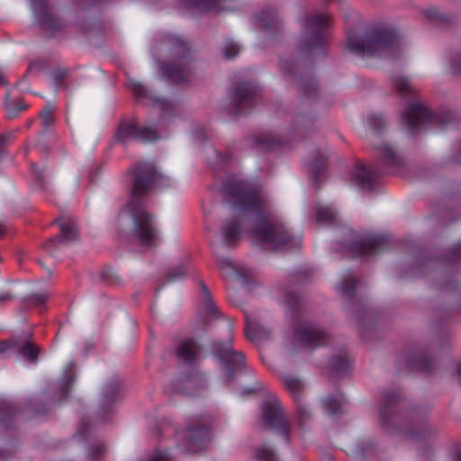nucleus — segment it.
<instances>
[{"instance_id":"a18cd8bd","label":"nucleus","mask_w":461,"mask_h":461,"mask_svg":"<svg viewBox=\"0 0 461 461\" xmlns=\"http://www.w3.org/2000/svg\"><path fill=\"white\" fill-rule=\"evenodd\" d=\"M367 120L375 133H377L384 126V120L381 115L371 114Z\"/></svg>"},{"instance_id":"72a5a7b5","label":"nucleus","mask_w":461,"mask_h":461,"mask_svg":"<svg viewBox=\"0 0 461 461\" xmlns=\"http://www.w3.org/2000/svg\"><path fill=\"white\" fill-rule=\"evenodd\" d=\"M343 402L344 399L342 395H339V397L328 396L323 401V406L329 414L336 415L340 413Z\"/></svg>"},{"instance_id":"423d86ee","label":"nucleus","mask_w":461,"mask_h":461,"mask_svg":"<svg viewBox=\"0 0 461 461\" xmlns=\"http://www.w3.org/2000/svg\"><path fill=\"white\" fill-rule=\"evenodd\" d=\"M452 120V113L433 114L420 102L408 104L405 111L402 113V125L411 134L417 132L428 123L446 125Z\"/></svg>"},{"instance_id":"4c0bfd02","label":"nucleus","mask_w":461,"mask_h":461,"mask_svg":"<svg viewBox=\"0 0 461 461\" xmlns=\"http://www.w3.org/2000/svg\"><path fill=\"white\" fill-rule=\"evenodd\" d=\"M299 88L306 96H312L317 91V84L313 78H301L299 81Z\"/></svg>"},{"instance_id":"09e8293b","label":"nucleus","mask_w":461,"mask_h":461,"mask_svg":"<svg viewBox=\"0 0 461 461\" xmlns=\"http://www.w3.org/2000/svg\"><path fill=\"white\" fill-rule=\"evenodd\" d=\"M281 69L284 73L293 77L297 69V65L292 61L285 60L281 62Z\"/></svg>"},{"instance_id":"7c9ffc66","label":"nucleus","mask_w":461,"mask_h":461,"mask_svg":"<svg viewBox=\"0 0 461 461\" xmlns=\"http://www.w3.org/2000/svg\"><path fill=\"white\" fill-rule=\"evenodd\" d=\"M357 282L358 280L351 276V275L348 274L345 276L339 285L341 294L345 298L351 299L354 295Z\"/></svg>"},{"instance_id":"aec40b11","label":"nucleus","mask_w":461,"mask_h":461,"mask_svg":"<svg viewBox=\"0 0 461 461\" xmlns=\"http://www.w3.org/2000/svg\"><path fill=\"white\" fill-rule=\"evenodd\" d=\"M400 399L399 394L395 393H387L384 395L383 403L379 409V415L383 425H389L391 420L394 418V405Z\"/></svg>"},{"instance_id":"f257e3e1","label":"nucleus","mask_w":461,"mask_h":461,"mask_svg":"<svg viewBox=\"0 0 461 461\" xmlns=\"http://www.w3.org/2000/svg\"><path fill=\"white\" fill-rule=\"evenodd\" d=\"M222 192L233 206V217L225 220L221 230L226 245H236L242 227L249 221L256 225L253 236L267 249L285 250L300 246L301 240L294 237L284 224H259L262 219L270 216V201L261 188L243 180L229 179Z\"/></svg>"},{"instance_id":"5701e85b","label":"nucleus","mask_w":461,"mask_h":461,"mask_svg":"<svg viewBox=\"0 0 461 461\" xmlns=\"http://www.w3.org/2000/svg\"><path fill=\"white\" fill-rule=\"evenodd\" d=\"M252 140L256 147L264 150L276 149L283 145L282 140L273 133H261L252 138Z\"/></svg>"},{"instance_id":"5fc2aeb1","label":"nucleus","mask_w":461,"mask_h":461,"mask_svg":"<svg viewBox=\"0 0 461 461\" xmlns=\"http://www.w3.org/2000/svg\"><path fill=\"white\" fill-rule=\"evenodd\" d=\"M12 137L11 133H5L0 135V157H2L5 153V146L10 140Z\"/></svg>"},{"instance_id":"c85d7f7f","label":"nucleus","mask_w":461,"mask_h":461,"mask_svg":"<svg viewBox=\"0 0 461 461\" xmlns=\"http://www.w3.org/2000/svg\"><path fill=\"white\" fill-rule=\"evenodd\" d=\"M338 213L330 206L319 205L316 212V221L319 223L331 224L337 221Z\"/></svg>"},{"instance_id":"8fccbe9b","label":"nucleus","mask_w":461,"mask_h":461,"mask_svg":"<svg viewBox=\"0 0 461 461\" xmlns=\"http://www.w3.org/2000/svg\"><path fill=\"white\" fill-rule=\"evenodd\" d=\"M103 277L108 280L111 284H120L121 277L112 269H106L103 273Z\"/></svg>"},{"instance_id":"4468645a","label":"nucleus","mask_w":461,"mask_h":461,"mask_svg":"<svg viewBox=\"0 0 461 461\" xmlns=\"http://www.w3.org/2000/svg\"><path fill=\"white\" fill-rule=\"evenodd\" d=\"M59 224L60 232L59 235L50 239L45 249L50 252L57 247L59 243H71L78 240V230L77 222L69 216H62L54 221Z\"/></svg>"},{"instance_id":"2eb2a0df","label":"nucleus","mask_w":461,"mask_h":461,"mask_svg":"<svg viewBox=\"0 0 461 461\" xmlns=\"http://www.w3.org/2000/svg\"><path fill=\"white\" fill-rule=\"evenodd\" d=\"M116 139L125 142L130 139L140 140L142 142L154 141L158 139L157 131L149 127H138L135 123L122 122L116 131Z\"/></svg>"},{"instance_id":"bf43d9fd","label":"nucleus","mask_w":461,"mask_h":461,"mask_svg":"<svg viewBox=\"0 0 461 461\" xmlns=\"http://www.w3.org/2000/svg\"><path fill=\"white\" fill-rule=\"evenodd\" d=\"M428 16L431 19H439L440 18V15L438 14V11H436V10H431V11L428 12Z\"/></svg>"},{"instance_id":"4d7b16f0","label":"nucleus","mask_w":461,"mask_h":461,"mask_svg":"<svg viewBox=\"0 0 461 461\" xmlns=\"http://www.w3.org/2000/svg\"><path fill=\"white\" fill-rule=\"evenodd\" d=\"M452 259L453 260H460L461 259V242L456 244L455 247L451 249Z\"/></svg>"},{"instance_id":"774afa93","label":"nucleus","mask_w":461,"mask_h":461,"mask_svg":"<svg viewBox=\"0 0 461 461\" xmlns=\"http://www.w3.org/2000/svg\"><path fill=\"white\" fill-rule=\"evenodd\" d=\"M35 172H36L37 176H38L39 178H42V177H43V172H42V170L35 171Z\"/></svg>"},{"instance_id":"c9c22d12","label":"nucleus","mask_w":461,"mask_h":461,"mask_svg":"<svg viewBox=\"0 0 461 461\" xmlns=\"http://www.w3.org/2000/svg\"><path fill=\"white\" fill-rule=\"evenodd\" d=\"M5 107L7 116L9 118H14L19 113L20 111L24 110L26 105L23 104L21 100H10L9 95H7L5 97Z\"/></svg>"},{"instance_id":"c756f323","label":"nucleus","mask_w":461,"mask_h":461,"mask_svg":"<svg viewBox=\"0 0 461 461\" xmlns=\"http://www.w3.org/2000/svg\"><path fill=\"white\" fill-rule=\"evenodd\" d=\"M283 381L286 390L290 392L294 401H301V395L303 391V383L294 376H285Z\"/></svg>"},{"instance_id":"37998d69","label":"nucleus","mask_w":461,"mask_h":461,"mask_svg":"<svg viewBox=\"0 0 461 461\" xmlns=\"http://www.w3.org/2000/svg\"><path fill=\"white\" fill-rule=\"evenodd\" d=\"M207 158L208 162L212 166H217L218 164H221L229 159L228 157L223 156L221 153L212 148L207 151Z\"/></svg>"},{"instance_id":"0e129e2a","label":"nucleus","mask_w":461,"mask_h":461,"mask_svg":"<svg viewBox=\"0 0 461 461\" xmlns=\"http://www.w3.org/2000/svg\"><path fill=\"white\" fill-rule=\"evenodd\" d=\"M68 387H69V385H68V383H67L65 385H63V386H62L61 390H62V392H63V393H64V394H67V393H68V389H69Z\"/></svg>"},{"instance_id":"864d4df0","label":"nucleus","mask_w":461,"mask_h":461,"mask_svg":"<svg viewBox=\"0 0 461 461\" xmlns=\"http://www.w3.org/2000/svg\"><path fill=\"white\" fill-rule=\"evenodd\" d=\"M286 303L292 309H296L300 304L299 296L297 294H291L286 298Z\"/></svg>"},{"instance_id":"ddd939ff","label":"nucleus","mask_w":461,"mask_h":461,"mask_svg":"<svg viewBox=\"0 0 461 461\" xmlns=\"http://www.w3.org/2000/svg\"><path fill=\"white\" fill-rule=\"evenodd\" d=\"M31 1L37 20L45 31L54 34L63 28V22L54 14L46 0Z\"/></svg>"},{"instance_id":"13d9d810","label":"nucleus","mask_w":461,"mask_h":461,"mask_svg":"<svg viewBox=\"0 0 461 461\" xmlns=\"http://www.w3.org/2000/svg\"><path fill=\"white\" fill-rule=\"evenodd\" d=\"M452 68L455 73L461 75V54L455 58Z\"/></svg>"},{"instance_id":"a878e982","label":"nucleus","mask_w":461,"mask_h":461,"mask_svg":"<svg viewBox=\"0 0 461 461\" xmlns=\"http://www.w3.org/2000/svg\"><path fill=\"white\" fill-rule=\"evenodd\" d=\"M329 366H330V370L335 375H337L339 376H342L350 368V360L346 354L339 355L338 357H333L330 361Z\"/></svg>"},{"instance_id":"20e7f679","label":"nucleus","mask_w":461,"mask_h":461,"mask_svg":"<svg viewBox=\"0 0 461 461\" xmlns=\"http://www.w3.org/2000/svg\"><path fill=\"white\" fill-rule=\"evenodd\" d=\"M130 199L125 206H146L147 198L157 185H166V178L149 162H138L128 172Z\"/></svg>"},{"instance_id":"f704fd0d","label":"nucleus","mask_w":461,"mask_h":461,"mask_svg":"<svg viewBox=\"0 0 461 461\" xmlns=\"http://www.w3.org/2000/svg\"><path fill=\"white\" fill-rule=\"evenodd\" d=\"M188 6L195 7L201 11H212L218 10L220 0H185Z\"/></svg>"},{"instance_id":"1a4fd4ad","label":"nucleus","mask_w":461,"mask_h":461,"mask_svg":"<svg viewBox=\"0 0 461 461\" xmlns=\"http://www.w3.org/2000/svg\"><path fill=\"white\" fill-rule=\"evenodd\" d=\"M262 416L270 429L283 436L286 443H290L291 425L278 400L270 399L266 402L262 407Z\"/></svg>"},{"instance_id":"2f4dec72","label":"nucleus","mask_w":461,"mask_h":461,"mask_svg":"<svg viewBox=\"0 0 461 461\" xmlns=\"http://www.w3.org/2000/svg\"><path fill=\"white\" fill-rule=\"evenodd\" d=\"M326 157L320 152H317L313 157V161L309 165V171L313 180H318L319 176L324 169Z\"/></svg>"},{"instance_id":"0eeeda50","label":"nucleus","mask_w":461,"mask_h":461,"mask_svg":"<svg viewBox=\"0 0 461 461\" xmlns=\"http://www.w3.org/2000/svg\"><path fill=\"white\" fill-rule=\"evenodd\" d=\"M331 25V19L327 14L319 13L307 16L303 23V32L300 43L302 51L322 47L328 39L327 30Z\"/></svg>"},{"instance_id":"393cba45","label":"nucleus","mask_w":461,"mask_h":461,"mask_svg":"<svg viewBox=\"0 0 461 461\" xmlns=\"http://www.w3.org/2000/svg\"><path fill=\"white\" fill-rule=\"evenodd\" d=\"M201 295L202 304L200 306V312L204 315V318L207 319L209 316L215 314L217 309L211 299L207 287L203 283H201Z\"/></svg>"},{"instance_id":"052dcab7","label":"nucleus","mask_w":461,"mask_h":461,"mask_svg":"<svg viewBox=\"0 0 461 461\" xmlns=\"http://www.w3.org/2000/svg\"><path fill=\"white\" fill-rule=\"evenodd\" d=\"M456 375L459 384L461 385V363H458L456 366Z\"/></svg>"},{"instance_id":"de8ad7c7","label":"nucleus","mask_w":461,"mask_h":461,"mask_svg":"<svg viewBox=\"0 0 461 461\" xmlns=\"http://www.w3.org/2000/svg\"><path fill=\"white\" fill-rule=\"evenodd\" d=\"M17 344H18V337H12L8 340L1 341L0 342V353H4L9 348L15 350V347Z\"/></svg>"},{"instance_id":"ea45409f","label":"nucleus","mask_w":461,"mask_h":461,"mask_svg":"<svg viewBox=\"0 0 461 461\" xmlns=\"http://www.w3.org/2000/svg\"><path fill=\"white\" fill-rule=\"evenodd\" d=\"M240 46L231 40H226L222 46V53L226 59H232L240 52Z\"/></svg>"},{"instance_id":"49530a36","label":"nucleus","mask_w":461,"mask_h":461,"mask_svg":"<svg viewBox=\"0 0 461 461\" xmlns=\"http://www.w3.org/2000/svg\"><path fill=\"white\" fill-rule=\"evenodd\" d=\"M48 298L47 294H34L28 296L25 299V303L33 305V306H41L43 305Z\"/></svg>"},{"instance_id":"a19ab883","label":"nucleus","mask_w":461,"mask_h":461,"mask_svg":"<svg viewBox=\"0 0 461 461\" xmlns=\"http://www.w3.org/2000/svg\"><path fill=\"white\" fill-rule=\"evenodd\" d=\"M54 107L51 104L46 105L40 113V118L44 127H50L54 122Z\"/></svg>"},{"instance_id":"338daca9","label":"nucleus","mask_w":461,"mask_h":461,"mask_svg":"<svg viewBox=\"0 0 461 461\" xmlns=\"http://www.w3.org/2000/svg\"><path fill=\"white\" fill-rule=\"evenodd\" d=\"M453 461H461V455H459V454L455 455Z\"/></svg>"},{"instance_id":"9d476101","label":"nucleus","mask_w":461,"mask_h":461,"mask_svg":"<svg viewBox=\"0 0 461 461\" xmlns=\"http://www.w3.org/2000/svg\"><path fill=\"white\" fill-rule=\"evenodd\" d=\"M209 420H203L197 424L190 426L186 430L178 433L177 437L183 440V451L194 453L204 447L209 440Z\"/></svg>"},{"instance_id":"79ce46f5","label":"nucleus","mask_w":461,"mask_h":461,"mask_svg":"<svg viewBox=\"0 0 461 461\" xmlns=\"http://www.w3.org/2000/svg\"><path fill=\"white\" fill-rule=\"evenodd\" d=\"M185 273V267L184 265H179L167 272V274L165 276V281L166 283L176 281L184 277Z\"/></svg>"},{"instance_id":"9b49d317","label":"nucleus","mask_w":461,"mask_h":461,"mask_svg":"<svg viewBox=\"0 0 461 461\" xmlns=\"http://www.w3.org/2000/svg\"><path fill=\"white\" fill-rule=\"evenodd\" d=\"M213 353L223 364L226 370V379L230 382L232 373L243 366L244 356L240 352L233 351L230 340L224 343H214Z\"/></svg>"},{"instance_id":"69168bd1","label":"nucleus","mask_w":461,"mask_h":461,"mask_svg":"<svg viewBox=\"0 0 461 461\" xmlns=\"http://www.w3.org/2000/svg\"><path fill=\"white\" fill-rule=\"evenodd\" d=\"M5 231V228L3 223L0 222V236H2Z\"/></svg>"},{"instance_id":"bb28decb","label":"nucleus","mask_w":461,"mask_h":461,"mask_svg":"<svg viewBox=\"0 0 461 461\" xmlns=\"http://www.w3.org/2000/svg\"><path fill=\"white\" fill-rule=\"evenodd\" d=\"M384 163L387 166L400 167L402 159L387 143H382L379 147Z\"/></svg>"},{"instance_id":"473e14b6","label":"nucleus","mask_w":461,"mask_h":461,"mask_svg":"<svg viewBox=\"0 0 461 461\" xmlns=\"http://www.w3.org/2000/svg\"><path fill=\"white\" fill-rule=\"evenodd\" d=\"M296 403V418H297V425L300 429L303 430L305 424L311 419V411L308 408V405L301 401L295 402Z\"/></svg>"},{"instance_id":"7ed1b4c3","label":"nucleus","mask_w":461,"mask_h":461,"mask_svg":"<svg viewBox=\"0 0 461 461\" xmlns=\"http://www.w3.org/2000/svg\"><path fill=\"white\" fill-rule=\"evenodd\" d=\"M347 48L366 57L389 56L398 50V36L389 28L376 26L361 35H348Z\"/></svg>"},{"instance_id":"dca6fc26","label":"nucleus","mask_w":461,"mask_h":461,"mask_svg":"<svg viewBox=\"0 0 461 461\" xmlns=\"http://www.w3.org/2000/svg\"><path fill=\"white\" fill-rule=\"evenodd\" d=\"M385 245L382 236L360 237L350 242L349 250L357 256H369L378 252Z\"/></svg>"},{"instance_id":"cd10ccee","label":"nucleus","mask_w":461,"mask_h":461,"mask_svg":"<svg viewBox=\"0 0 461 461\" xmlns=\"http://www.w3.org/2000/svg\"><path fill=\"white\" fill-rule=\"evenodd\" d=\"M393 82L396 90L402 95L412 96L417 93L416 88L406 77L396 76L393 77Z\"/></svg>"},{"instance_id":"e2e57ef3","label":"nucleus","mask_w":461,"mask_h":461,"mask_svg":"<svg viewBox=\"0 0 461 461\" xmlns=\"http://www.w3.org/2000/svg\"><path fill=\"white\" fill-rule=\"evenodd\" d=\"M5 84H6V79L5 77L3 71L0 69V86L5 85Z\"/></svg>"},{"instance_id":"3c124183","label":"nucleus","mask_w":461,"mask_h":461,"mask_svg":"<svg viewBox=\"0 0 461 461\" xmlns=\"http://www.w3.org/2000/svg\"><path fill=\"white\" fill-rule=\"evenodd\" d=\"M415 366L423 371L430 372L432 370L431 368V359L428 357H422L420 359L417 361Z\"/></svg>"},{"instance_id":"e433bc0d","label":"nucleus","mask_w":461,"mask_h":461,"mask_svg":"<svg viewBox=\"0 0 461 461\" xmlns=\"http://www.w3.org/2000/svg\"><path fill=\"white\" fill-rule=\"evenodd\" d=\"M106 447L105 445L97 441L91 445L88 448L87 456L90 461H101L104 456Z\"/></svg>"},{"instance_id":"6e6552de","label":"nucleus","mask_w":461,"mask_h":461,"mask_svg":"<svg viewBox=\"0 0 461 461\" xmlns=\"http://www.w3.org/2000/svg\"><path fill=\"white\" fill-rule=\"evenodd\" d=\"M259 90L252 83H240L235 86L230 93V104L227 107L228 113L231 115L246 113L253 107Z\"/></svg>"},{"instance_id":"a211bd4d","label":"nucleus","mask_w":461,"mask_h":461,"mask_svg":"<svg viewBox=\"0 0 461 461\" xmlns=\"http://www.w3.org/2000/svg\"><path fill=\"white\" fill-rule=\"evenodd\" d=\"M32 333H26L22 338H18V344L15 347V352L22 355L24 359L30 363L38 360L40 348L30 341Z\"/></svg>"},{"instance_id":"f03ea898","label":"nucleus","mask_w":461,"mask_h":461,"mask_svg":"<svg viewBox=\"0 0 461 461\" xmlns=\"http://www.w3.org/2000/svg\"><path fill=\"white\" fill-rule=\"evenodd\" d=\"M146 206H125L117 217L119 238L128 243L144 248H153L160 241L155 216Z\"/></svg>"},{"instance_id":"f8f14e48","label":"nucleus","mask_w":461,"mask_h":461,"mask_svg":"<svg viewBox=\"0 0 461 461\" xmlns=\"http://www.w3.org/2000/svg\"><path fill=\"white\" fill-rule=\"evenodd\" d=\"M294 337L303 346L309 348L322 346L329 341V334L317 325L309 321H302L295 326Z\"/></svg>"},{"instance_id":"39448f33","label":"nucleus","mask_w":461,"mask_h":461,"mask_svg":"<svg viewBox=\"0 0 461 461\" xmlns=\"http://www.w3.org/2000/svg\"><path fill=\"white\" fill-rule=\"evenodd\" d=\"M164 43L170 54V60L159 64L163 75L175 83L189 80L194 66L188 44L176 36L167 37Z\"/></svg>"},{"instance_id":"603ef678","label":"nucleus","mask_w":461,"mask_h":461,"mask_svg":"<svg viewBox=\"0 0 461 461\" xmlns=\"http://www.w3.org/2000/svg\"><path fill=\"white\" fill-rule=\"evenodd\" d=\"M219 267L221 270L231 271L235 273L238 272L237 267L234 266V264L229 258H221L219 260Z\"/></svg>"},{"instance_id":"f3484780","label":"nucleus","mask_w":461,"mask_h":461,"mask_svg":"<svg viewBox=\"0 0 461 461\" xmlns=\"http://www.w3.org/2000/svg\"><path fill=\"white\" fill-rule=\"evenodd\" d=\"M379 173L363 165H357L351 173L353 183L363 191H371L375 187V179Z\"/></svg>"},{"instance_id":"b1692460","label":"nucleus","mask_w":461,"mask_h":461,"mask_svg":"<svg viewBox=\"0 0 461 461\" xmlns=\"http://www.w3.org/2000/svg\"><path fill=\"white\" fill-rule=\"evenodd\" d=\"M199 353V347L194 340H185L179 344L177 357L185 362L194 361Z\"/></svg>"},{"instance_id":"58836bf2","label":"nucleus","mask_w":461,"mask_h":461,"mask_svg":"<svg viewBox=\"0 0 461 461\" xmlns=\"http://www.w3.org/2000/svg\"><path fill=\"white\" fill-rule=\"evenodd\" d=\"M265 28H272L278 23V17L274 11H264L258 17Z\"/></svg>"},{"instance_id":"4be33fe9","label":"nucleus","mask_w":461,"mask_h":461,"mask_svg":"<svg viewBox=\"0 0 461 461\" xmlns=\"http://www.w3.org/2000/svg\"><path fill=\"white\" fill-rule=\"evenodd\" d=\"M119 388L120 381L117 378L112 379L104 384L102 393V410L104 412L108 411V407L113 402Z\"/></svg>"},{"instance_id":"6e6d98bb","label":"nucleus","mask_w":461,"mask_h":461,"mask_svg":"<svg viewBox=\"0 0 461 461\" xmlns=\"http://www.w3.org/2000/svg\"><path fill=\"white\" fill-rule=\"evenodd\" d=\"M14 296V294L9 291L0 293V304L10 302Z\"/></svg>"},{"instance_id":"412c9836","label":"nucleus","mask_w":461,"mask_h":461,"mask_svg":"<svg viewBox=\"0 0 461 461\" xmlns=\"http://www.w3.org/2000/svg\"><path fill=\"white\" fill-rule=\"evenodd\" d=\"M129 85H130L131 90L137 97L149 98L152 103H154L155 105H158L164 112L172 110L173 105L170 103H168L166 100H163V99L154 96L140 83L135 82V81H130Z\"/></svg>"},{"instance_id":"680f3d73","label":"nucleus","mask_w":461,"mask_h":461,"mask_svg":"<svg viewBox=\"0 0 461 461\" xmlns=\"http://www.w3.org/2000/svg\"><path fill=\"white\" fill-rule=\"evenodd\" d=\"M78 433L81 436H85L86 433V426H85V424L83 422H82V426L78 429Z\"/></svg>"},{"instance_id":"c03bdc74","label":"nucleus","mask_w":461,"mask_h":461,"mask_svg":"<svg viewBox=\"0 0 461 461\" xmlns=\"http://www.w3.org/2000/svg\"><path fill=\"white\" fill-rule=\"evenodd\" d=\"M258 461H277L276 453L267 447H262L257 453Z\"/></svg>"},{"instance_id":"6ab92c4d","label":"nucleus","mask_w":461,"mask_h":461,"mask_svg":"<svg viewBox=\"0 0 461 461\" xmlns=\"http://www.w3.org/2000/svg\"><path fill=\"white\" fill-rule=\"evenodd\" d=\"M246 321V336L250 341L257 342L270 337L271 330L256 318L247 316Z\"/></svg>"}]
</instances>
